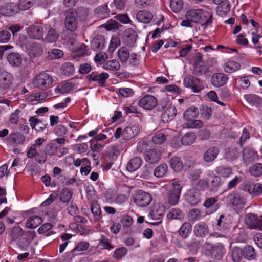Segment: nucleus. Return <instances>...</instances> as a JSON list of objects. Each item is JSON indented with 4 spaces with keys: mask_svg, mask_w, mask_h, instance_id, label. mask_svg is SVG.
<instances>
[{
    "mask_svg": "<svg viewBox=\"0 0 262 262\" xmlns=\"http://www.w3.org/2000/svg\"><path fill=\"white\" fill-rule=\"evenodd\" d=\"M42 48L40 44L32 42L29 48V54L30 57H37L42 55Z\"/></svg>",
    "mask_w": 262,
    "mask_h": 262,
    "instance_id": "nucleus-24",
    "label": "nucleus"
},
{
    "mask_svg": "<svg viewBox=\"0 0 262 262\" xmlns=\"http://www.w3.org/2000/svg\"><path fill=\"white\" fill-rule=\"evenodd\" d=\"M126 253L127 250L125 247H120L114 251L113 257L116 259H119L124 256Z\"/></svg>",
    "mask_w": 262,
    "mask_h": 262,
    "instance_id": "nucleus-64",
    "label": "nucleus"
},
{
    "mask_svg": "<svg viewBox=\"0 0 262 262\" xmlns=\"http://www.w3.org/2000/svg\"><path fill=\"white\" fill-rule=\"evenodd\" d=\"M258 160V156L254 149L245 148L243 151V160L245 164L249 165L253 163Z\"/></svg>",
    "mask_w": 262,
    "mask_h": 262,
    "instance_id": "nucleus-12",
    "label": "nucleus"
},
{
    "mask_svg": "<svg viewBox=\"0 0 262 262\" xmlns=\"http://www.w3.org/2000/svg\"><path fill=\"white\" fill-rule=\"evenodd\" d=\"M208 68L206 65L200 64L194 66L193 74L196 76H200L207 73Z\"/></svg>",
    "mask_w": 262,
    "mask_h": 262,
    "instance_id": "nucleus-60",
    "label": "nucleus"
},
{
    "mask_svg": "<svg viewBox=\"0 0 262 262\" xmlns=\"http://www.w3.org/2000/svg\"><path fill=\"white\" fill-rule=\"evenodd\" d=\"M118 57L119 60L124 62L128 59L130 55L129 50L125 47H122L119 49L117 52Z\"/></svg>",
    "mask_w": 262,
    "mask_h": 262,
    "instance_id": "nucleus-39",
    "label": "nucleus"
},
{
    "mask_svg": "<svg viewBox=\"0 0 262 262\" xmlns=\"http://www.w3.org/2000/svg\"><path fill=\"white\" fill-rule=\"evenodd\" d=\"M13 81V77L10 73L4 71L0 74V87L4 89H9Z\"/></svg>",
    "mask_w": 262,
    "mask_h": 262,
    "instance_id": "nucleus-18",
    "label": "nucleus"
},
{
    "mask_svg": "<svg viewBox=\"0 0 262 262\" xmlns=\"http://www.w3.org/2000/svg\"><path fill=\"white\" fill-rule=\"evenodd\" d=\"M42 222V220L40 217L33 215L27 220L25 225L28 228L33 229L38 227Z\"/></svg>",
    "mask_w": 262,
    "mask_h": 262,
    "instance_id": "nucleus-31",
    "label": "nucleus"
},
{
    "mask_svg": "<svg viewBox=\"0 0 262 262\" xmlns=\"http://www.w3.org/2000/svg\"><path fill=\"white\" fill-rule=\"evenodd\" d=\"M64 26L67 30L71 32H74L77 28L78 21L76 18V13L70 10L65 14Z\"/></svg>",
    "mask_w": 262,
    "mask_h": 262,
    "instance_id": "nucleus-10",
    "label": "nucleus"
},
{
    "mask_svg": "<svg viewBox=\"0 0 262 262\" xmlns=\"http://www.w3.org/2000/svg\"><path fill=\"white\" fill-rule=\"evenodd\" d=\"M91 210L96 220H98L101 213L99 205L96 202L92 203Z\"/></svg>",
    "mask_w": 262,
    "mask_h": 262,
    "instance_id": "nucleus-62",
    "label": "nucleus"
},
{
    "mask_svg": "<svg viewBox=\"0 0 262 262\" xmlns=\"http://www.w3.org/2000/svg\"><path fill=\"white\" fill-rule=\"evenodd\" d=\"M193 233L198 238L206 237L209 234V227L206 223L200 222L194 226Z\"/></svg>",
    "mask_w": 262,
    "mask_h": 262,
    "instance_id": "nucleus-13",
    "label": "nucleus"
},
{
    "mask_svg": "<svg viewBox=\"0 0 262 262\" xmlns=\"http://www.w3.org/2000/svg\"><path fill=\"white\" fill-rule=\"evenodd\" d=\"M107 31H115L119 29L121 25L117 21L111 19L107 23L102 25Z\"/></svg>",
    "mask_w": 262,
    "mask_h": 262,
    "instance_id": "nucleus-49",
    "label": "nucleus"
},
{
    "mask_svg": "<svg viewBox=\"0 0 262 262\" xmlns=\"http://www.w3.org/2000/svg\"><path fill=\"white\" fill-rule=\"evenodd\" d=\"M219 153V149L215 146H212L205 152L203 159L206 162H211L214 160Z\"/></svg>",
    "mask_w": 262,
    "mask_h": 262,
    "instance_id": "nucleus-20",
    "label": "nucleus"
},
{
    "mask_svg": "<svg viewBox=\"0 0 262 262\" xmlns=\"http://www.w3.org/2000/svg\"><path fill=\"white\" fill-rule=\"evenodd\" d=\"M204 247L212 257L217 259H221L225 253L224 247L220 243L212 245L206 242L205 243Z\"/></svg>",
    "mask_w": 262,
    "mask_h": 262,
    "instance_id": "nucleus-3",
    "label": "nucleus"
},
{
    "mask_svg": "<svg viewBox=\"0 0 262 262\" xmlns=\"http://www.w3.org/2000/svg\"><path fill=\"white\" fill-rule=\"evenodd\" d=\"M244 250V256L250 260L254 259L255 257V252L254 248L250 245H246Z\"/></svg>",
    "mask_w": 262,
    "mask_h": 262,
    "instance_id": "nucleus-48",
    "label": "nucleus"
},
{
    "mask_svg": "<svg viewBox=\"0 0 262 262\" xmlns=\"http://www.w3.org/2000/svg\"><path fill=\"white\" fill-rule=\"evenodd\" d=\"M222 184L221 179L214 176L212 178L209 186L211 191L216 192L221 190Z\"/></svg>",
    "mask_w": 262,
    "mask_h": 262,
    "instance_id": "nucleus-41",
    "label": "nucleus"
},
{
    "mask_svg": "<svg viewBox=\"0 0 262 262\" xmlns=\"http://www.w3.org/2000/svg\"><path fill=\"white\" fill-rule=\"evenodd\" d=\"M30 125L32 129L37 132L43 131L47 126V124L43 121L38 119L35 117H31L29 119Z\"/></svg>",
    "mask_w": 262,
    "mask_h": 262,
    "instance_id": "nucleus-22",
    "label": "nucleus"
},
{
    "mask_svg": "<svg viewBox=\"0 0 262 262\" xmlns=\"http://www.w3.org/2000/svg\"><path fill=\"white\" fill-rule=\"evenodd\" d=\"M144 157L146 162L149 164H154L160 160L161 153L159 150L150 149L145 152Z\"/></svg>",
    "mask_w": 262,
    "mask_h": 262,
    "instance_id": "nucleus-15",
    "label": "nucleus"
},
{
    "mask_svg": "<svg viewBox=\"0 0 262 262\" xmlns=\"http://www.w3.org/2000/svg\"><path fill=\"white\" fill-rule=\"evenodd\" d=\"M169 164L171 168L175 171H180L183 167V163L178 157H173L169 161Z\"/></svg>",
    "mask_w": 262,
    "mask_h": 262,
    "instance_id": "nucleus-38",
    "label": "nucleus"
},
{
    "mask_svg": "<svg viewBox=\"0 0 262 262\" xmlns=\"http://www.w3.org/2000/svg\"><path fill=\"white\" fill-rule=\"evenodd\" d=\"M172 188L170 190L167 195V203L170 205H175L178 204L181 192L182 186L178 181H174L172 183Z\"/></svg>",
    "mask_w": 262,
    "mask_h": 262,
    "instance_id": "nucleus-4",
    "label": "nucleus"
},
{
    "mask_svg": "<svg viewBox=\"0 0 262 262\" xmlns=\"http://www.w3.org/2000/svg\"><path fill=\"white\" fill-rule=\"evenodd\" d=\"M167 139L166 135L163 133H157L152 138V141L154 144H162Z\"/></svg>",
    "mask_w": 262,
    "mask_h": 262,
    "instance_id": "nucleus-55",
    "label": "nucleus"
},
{
    "mask_svg": "<svg viewBox=\"0 0 262 262\" xmlns=\"http://www.w3.org/2000/svg\"><path fill=\"white\" fill-rule=\"evenodd\" d=\"M58 36L59 34L56 30L54 28H51L48 31L45 40L48 42H54L56 41Z\"/></svg>",
    "mask_w": 262,
    "mask_h": 262,
    "instance_id": "nucleus-44",
    "label": "nucleus"
},
{
    "mask_svg": "<svg viewBox=\"0 0 262 262\" xmlns=\"http://www.w3.org/2000/svg\"><path fill=\"white\" fill-rule=\"evenodd\" d=\"M230 5L228 1L219 4L216 9L218 15L221 17L225 16L230 11Z\"/></svg>",
    "mask_w": 262,
    "mask_h": 262,
    "instance_id": "nucleus-30",
    "label": "nucleus"
},
{
    "mask_svg": "<svg viewBox=\"0 0 262 262\" xmlns=\"http://www.w3.org/2000/svg\"><path fill=\"white\" fill-rule=\"evenodd\" d=\"M186 19L193 23H199L205 29L212 22V15L209 12H205L203 9H191L185 14Z\"/></svg>",
    "mask_w": 262,
    "mask_h": 262,
    "instance_id": "nucleus-1",
    "label": "nucleus"
},
{
    "mask_svg": "<svg viewBox=\"0 0 262 262\" xmlns=\"http://www.w3.org/2000/svg\"><path fill=\"white\" fill-rule=\"evenodd\" d=\"M183 3L182 0H171L170 7L174 12H179L183 8Z\"/></svg>",
    "mask_w": 262,
    "mask_h": 262,
    "instance_id": "nucleus-56",
    "label": "nucleus"
},
{
    "mask_svg": "<svg viewBox=\"0 0 262 262\" xmlns=\"http://www.w3.org/2000/svg\"><path fill=\"white\" fill-rule=\"evenodd\" d=\"M8 140L12 145H17L24 140V137L20 133H11L8 138Z\"/></svg>",
    "mask_w": 262,
    "mask_h": 262,
    "instance_id": "nucleus-33",
    "label": "nucleus"
},
{
    "mask_svg": "<svg viewBox=\"0 0 262 262\" xmlns=\"http://www.w3.org/2000/svg\"><path fill=\"white\" fill-rule=\"evenodd\" d=\"M199 115V110L194 106H191L187 109L183 113L184 118L188 121H191L195 119Z\"/></svg>",
    "mask_w": 262,
    "mask_h": 262,
    "instance_id": "nucleus-28",
    "label": "nucleus"
},
{
    "mask_svg": "<svg viewBox=\"0 0 262 262\" xmlns=\"http://www.w3.org/2000/svg\"><path fill=\"white\" fill-rule=\"evenodd\" d=\"M138 34L135 30L132 28H127L123 32L122 34V41L123 43L129 47L134 46Z\"/></svg>",
    "mask_w": 262,
    "mask_h": 262,
    "instance_id": "nucleus-8",
    "label": "nucleus"
},
{
    "mask_svg": "<svg viewBox=\"0 0 262 262\" xmlns=\"http://www.w3.org/2000/svg\"><path fill=\"white\" fill-rule=\"evenodd\" d=\"M168 219L182 220L184 218V213L179 209L172 208L167 214Z\"/></svg>",
    "mask_w": 262,
    "mask_h": 262,
    "instance_id": "nucleus-37",
    "label": "nucleus"
},
{
    "mask_svg": "<svg viewBox=\"0 0 262 262\" xmlns=\"http://www.w3.org/2000/svg\"><path fill=\"white\" fill-rule=\"evenodd\" d=\"M216 172L224 178L228 177L232 172V169L229 167L219 166L216 169Z\"/></svg>",
    "mask_w": 262,
    "mask_h": 262,
    "instance_id": "nucleus-59",
    "label": "nucleus"
},
{
    "mask_svg": "<svg viewBox=\"0 0 262 262\" xmlns=\"http://www.w3.org/2000/svg\"><path fill=\"white\" fill-rule=\"evenodd\" d=\"M52 83V77L45 72L36 75L32 80V84L34 86L39 89L46 88Z\"/></svg>",
    "mask_w": 262,
    "mask_h": 262,
    "instance_id": "nucleus-2",
    "label": "nucleus"
},
{
    "mask_svg": "<svg viewBox=\"0 0 262 262\" xmlns=\"http://www.w3.org/2000/svg\"><path fill=\"white\" fill-rule=\"evenodd\" d=\"M7 60L13 66L18 67L21 63V57L16 53H10L7 56Z\"/></svg>",
    "mask_w": 262,
    "mask_h": 262,
    "instance_id": "nucleus-34",
    "label": "nucleus"
},
{
    "mask_svg": "<svg viewBox=\"0 0 262 262\" xmlns=\"http://www.w3.org/2000/svg\"><path fill=\"white\" fill-rule=\"evenodd\" d=\"M73 195L72 192L66 188L61 190L60 193V200L63 203H68L71 199Z\"/></svg>",
    "mask_w": 262,
    "mask_h": 262,
    "instance_id": "nucleus-52",
    "label": "nucleus"
},
{
    "mask_svg": "<svg viewBox=\"0 0 262 262\" xmlns=\"http://www.w3.org/2000/svg\"><path fill=\"white\" fill-rule=\"evenodd\" d=\"M11 35L9 30H3L0 31V42L6 43L8 42Z\"/></svg>",
    "mask_w": 262,
    "mask_h": 262,
    "instance_id": "nucleus-63",
    "label": "nucleus"
},
{
    "mask_svg": "<svg viewBox=\"0 0 262 262\" xmlns=\"http://www.w3.org/2000/svg\"><path fill=\"white\" fill-rule=\"evenodd\" d=\"M249 173L253 177L262 176V163H257L252 165L249 168Z\"/></svg>",
    "mask_w": 262,
    "mask_h": 262,
    "instance_id": "nucleus-32",
    "label": "nucleus"
},
{
    "mask_svg": "<svg viewBox=\"0 0 262 262\" xmlns=\"http://www.w3.org/2000/svg\"><path fill=\"white\" fill-rule=\"evenodd\" d=\"M16 5L12 3H5L0 8V13L4 16H10L17 13Z\"/></svg>",
    "mask_w": 262,
    "mask_h": 262,
    "instance_id": "nucleus-19",
    "label": "nucleus"
},
{
    "mask_svg": "<svg viewBox=\"0 0 262 262\" xmlns=\"http://www.w3.org/2000/svg\"><path fill=\"white\" fill-rule=\"evenodd\" d=\"M90 244L87 242L81 241L77 243L76 247L72 250L71 252L75 253V252L83 251L88 249Z\"/></svg>",
    "mask_w": 262,
    "mask_h": 262,
    "instance_id": "nucleus-57",
    "label": "nucleus"
},
{
    "mask_svg": "<svg viewBox=\"0 0 262 262\" xmlns=\"http://www.w3.org/2000/svg\"><path fill=\"white\" fill-rule=\"evenodd\" d=\"M244 250L238 247H234L232 249V257L235 262H239L244 256Z\"/></svg>",
    "mask_w": 262,
    "mask_h": 262,
    "instance_id": "nucleus-45",
    "label": "nucleus"
},
{
    "mask_svg": "<svg viewBox=\"0 0 262 262\" xmlns=\"http://www.w3.org/2000/svg\"><path fill=\"white\" fill-rule=\"evenodd\" d=\"M186 198L190 205H195L201 200V194L198 190H190L187 193Z\"/></svg>",
    "mask_w": 262,
    "mask_h": 262,
    "instance_id": "nucleus-21",
    "label": "nucleus"
},
{
    "mask_svg": "<svg viewBox=\"0 0 262 262\" xmlns=\"http://www.w3.org/2000/svg\"><path fill=\"white\" fill-rule=\"evenodd\" d=\"M241 68V65L237 62L234 61H230L227 62L224 66V70L225 72L229 73H233Z\"/></svg>",
    "mask_w": 262,
    "mask_h": 262,
    "instance_id": "nucleus-43",
    "label": "nucleus"
},
{
    "mask_svg": "<svg viewBox=\"0 0 262 262\" xmlns=\"http://www.w3.org/2000/svg\"><path fill=\"white\" fill-rule=\"evenodd\" d=\"M151 216L154 220H158L161 219L164 214V209L160 206L158 208L155 207L150 212Z\"/></svg>",
    "mask_w": 262,
    "mask_h": 262,
    "instance_id": "nucleus-53",
    "label": "nucleus"
},
{
    "mask_svg": "<svg viewBox=\"0 0 262 262\" xmlns=\"http://www.w3.org/2000/svg\"><path fill=\"white\" fill-rule=\"evenodd\" d=\"M138 132L135 126L127 127L123 131L122 136L125 139L129 140L136 136Z\"/></svg>",
    "mask_w": 262,
    "mask_h": 262,
    "instance_id": "nucleus-36",
    "label": "nucleus"
},
{
    "mask_svg": "<svg viewBox=\"0 0 262 262\" xmlns=\"http://www.w3.org/2000/svg\"><path fill=\"white\" fill-rule=\"evenodd\" d=\"M228 77L224 73H214L211 77V83L216 87H221L224 85L228 81Z\"/></svg>",
    "mask_w": 262,
    "mask_h": 262,
    "instance_id": "nucleus-17",
    "label": "nucleus"
},
{
    "mask_svg": "<svg viewBox=\"0 0 262 262\" xmlns=\"http://www.w3.org/2000/svg\"><path fill=\"white\" fill-rule=\"evenodd\" d=\"M72 89V84L71 83H66L63 84L58 85L55 89V91L60 94L67 93L69 92Z\"/></svg>",
    "mask_w": 262,
    "mask_h": 262,
    "instance_id": "nucleus-61",
    "label": "nucleus"
},
{
    "mask_svg": "<svg viewBox=\"0 0 262 262\" xmlns=\"http://www.w3.org/2000/svg\"><path fill=\"white\" fill-rule=\"evenodd\" d=\"M28 33L29 36L32 38L40 39L43 36V28L41 26L38 24L32 25L28 28Z\"/></svg>",
    "mask_w": 262,
    "mask_h": 262,
    "instance_id": "nucleus-16",
    "label": "nucleus"
},
{
    "mask_svg": "<svg viewBox=\"0 0 262 262\" xmlns=\"http://www.w3.org/2000/svg\"><path fill=\"white\" fill-rule=\"evenodd\" d=\"M184 84L185 86L191 88L194 93H199L204 88V85L199 79L190 75L184 78Z\"/></svg>",
    "mask_w": 262,
    "mask_h": 262,
    "instance_id": "nucleus-7",
    "label": "nucleus"
},
{
    "mask_svg": "<svg viewBox=\"0 0 262 262\" xmlns=\"http://www.w3.org/2000/svg\"><path fill=\"white\" fill-rule=\"evenodd\" d=\"M141 164L142 160L139 157H134L128 162L126 166V169L130 172L135 171L139 168Z\"/></svg>",
    "mask_w": 262,
    "mask_h": 262,
    "instance_id": "nucleus-29",
    "label": "nucleus"
},
{
    "mask_svg": "<svg viewBox=\"0 0 262 262\" xmlns=\"http://www.w3.org/2000/svg\"><path fill=\"white\" fill-rule=\"evenodd\" d=\"M167 170L166 164H161L157 166L154 170V175L156 177L161 178L165 176Z\"/></svg>",
    "mask_w": 262,
    "mask_h": 262,
    "instance_id": "nucleus-50",
    "label": "nucleus"
},
{
    "mask_svg": "<svg viewBox=\"0 0 262 262\" xmlns=\"http://www.w3.org/2000/svg\"><path fill=\"white\" fill-rule=\"evenodd\" d=\"M63 56L62 51L57 49H53L48 52V58L50 60L59 59Z\"/></svg>",
    "mask_w": 262,
    "mask_h": 262,
    "instance_id": "nucleus-54",
    "label": "nucleus"
},
{
    "mask_svg": "<svg viewBox=\"0 0 262 262\" xmlns=\"http://www.w3.org/2000/svg\"><path fill=\"white\" fill-rule=\"evenodd\" d=\"M196 139V134L192 132L185 134L181 139L183 145H189L192 144Z\"/></svg>",
    "mask_w": 262,
    "mask_h": 262,
    "instance_id": "nucleus-35",
    "label": "nucleus"
},
{
    "mask_svg": "<svg viewBox=\"0 0 262 262\" xmlns=\"http://www.w3.org/2000/svg\"><path fill=\"white\" fill-rule=\"evenodd\" d=\"M94 16L98 19H103L109 15L107 5H103L97 7L94 10Z\"/></svg>",
    "mask_w": 262,
    "mask_h": 262,
    "instance_id": "nucleus-23",
    "label": "nucleus"
},
{
    "mask_svg": "<svg viewBox=\"0 0 262 262\" xmlns=\"http://www.w3.org/2000/svg\"><path fill=\"white\" fill-rule=\"evenodd\" d=\"M246 223L250 228L261 229L262 216L258 217L255 214L249 213L246 216Z\"/></svg>",
    "mask_w": 262,
    "mask_h": 262,
    "instance_id": "nucleus-14",
    "label": "nucleus"
},
{
    "mask_svg": "<svg viewBox=\"0 0 262 262\" xmlns=\"http://www.w3.org/2000/svg\"><path fill=\"white\" fill-rule=\"evenodd\" d=\"M35 3L36 0H19L17 4V7L18 9L24 11L30 8Z\"/></svg>",
    "mask_w": 262,
    "mask_h": 262,
    "instance_id": "nucleus-42",
    "label": "nucleus"
},
{
    "mask_svg": "<svg viewBox=\"0 0 262 262\" xmlns=\"http://www.w3.org/2000/svg\"><path fill=\"white\" fill-rule=\"evenodd\" d=\"M226 202L233 207L242 208L246 204V199L239 193L233 192L226 197Z\"/></svg>",
    "mask_w": 262,
    "mask_h": 262,
    "instance_id": "nucleus-6",
    "label": "nucleus"
},
{
    "mask_svg": "<svg viewBox=\"0 0 262 262\" xmlns=\"http://www.w3.org/2000/svg\"><path fill=\"white\" fill-rule=\"evenodd\" d=\"M201 211L197 209L194 208L190 210L188 213V219L191 222H194L201 218Z\"/></svg>",
    "mask_w": 262,
    "mask_h": 262,
    "instance_id": "nucleus-46",
    "label": "nucleus"
},
{
    "mask_svg": "<svg viewBox=\"0 0 262 262\" xmlns=\"http://www.w3.org/2000/svg\"><path fill=\"white\" fill-rule=\"evenodd\" d=\"M152 18V14L145 10L139 11L136 15V19L137 20L144 23H149Z\"/></svg>",
    "mask_w": 262,
    "mask_h": 262,
    "instance_id": "nucleus-25",
    "label": "nucleus"
},
{
    "mask_svg": "<svg viewBox=\"0 0 262 262\" xmlns=\"http://www.w3.org/2000/svg\"><path fill=\"white\" fill-rule=\"evenodd\" d=\"M104 46L105 39L102 35H97L91 41V48L95 51L103 49Z\"/></svg>",
    "mask_w": 262,
    "mask_h": 262,
    "instance_id": "nucleus-26",
    "label": "nucleus"
},
{
    "mask_svg": "<svg viewBox=\"0 0 262 262\" xmlns=\"http://www.w3.org/2000/svg\"><path fill=\"white\" fill-rule=\"evenodd\" d=\"M138 105L146 110H152L157 105L156 98L150 95H147L139 100Z\"/></svg>",
    "mask_w": 262,
    "mask_h": 262,
    "instance_id": "nucleus-11",
    "label": "nucleus"
},
{
    "mask_svg": "<svg viewBox=\"0 0 262 262\" xmlns=\"http://www.w3.org/2000/svg\"><path fill=\"white\" fill-rule=\"evenodd\" d=\"M162 104H164L162 106L163 110L166 108L164 112L161 115V120L163 122H167L172 119L177 114V108L174 105L170 104L167 107V101L163 99L162 101Z\"/></svg>",
    "mask_w": 262,
    "mask_h": 262,
    "instance_id": "nucleus-9",
    "label": "nucleus"
},
{
    "mask_svg": "<svg viewBox=\"0 0 262 262\" xmlns=\"http://www.w3.org/2000/svg\"><path fill=\"white\" fill-rule=\"evenodd\" d=\"M239 156V152L236 148H229L226 152V158L230 160L236 159Z\"/></svg>",
    "mask_w": 262,
    "mask_h": 262,
    "instance_id": "nucleus-58",
    "label": "nucleus"
},
{
    "mask_svg": "<svg viewBox=\"0 0 262 262\" xmlns=\"http://www.w3.org/2000/svg\"><path fill=\"white\" fill-rule=\"evenodd\" d=\"M152 199V196L150 193L140 190L136 193L134 201L139 207H145L150 203Z\"/></svg>",
    "mask_w": 262,
    "mask_h": 262,
    "instance_id": "nucleus-5",
    "label": "nucleus"
},
{
    "mask_svg": "<svg viewBox=\"0 0 262 262\" xmlns=\"http://www.w3.org/2000/svg\"><path fill=\"white\" fill-rule=\"evenodd\" d=\"M192 230V225L189 222H185L179 229L180 235L184 238L187 237Z\"/></svg>",
    "mask_w": 262,
    "mask_h": 262,
    "instance_id": "nucleus-40",
    "label": "nucleus"
},
{
    "mask_svg": "<svg viewBox=\"0 0 262 262\" xmlns=\"http://www.w3.org/2000/svg\"><path fill=\"white\" fill-rule=\"evenodd\" d=\"M247 102L252 107H259L262 105V99L255 95L248 94L245 96Z\"/></svg>",
    "mask_w": 262,
    "mask_h": 262,
    "instance_id": "nucleus-27",
    "label": "nucleus"
},
{
    "mask_svg": "<svg viewBox=\"0 0 262 262\" xmlns=\"http://www.w3.org/2000/svg\"><path fill=\"white\" fill-rule=\"evenodd\" d=\"M103 67L106 70L117 71L120 69V66L117 60L113 59L107 61L104 64Z\"/></svg>",
    "mask_w": 262,
    "mask_h": 262,
    "instance_id": "nucleus-47",
    "label": "nucleus"
},
{
    "mask_svg": "<svg viewBox=\"0 0 262 262\" xmlns=\"http://www.w3.org/2000/svg\"><path fill=\"white\" fill-rule=\"evenodd\" d=\"M203 126V123L201 121L193 119L192 120L189 121V122L184 124L183 125V127H187L189 128H199L202 127Z\"/></svg>",
    "mask_w": 262,
    "mask_h": 262,
    "instance_id": "nucleus-51",
    "label": "nucleus"
}]
</instances>
